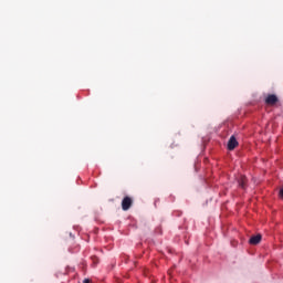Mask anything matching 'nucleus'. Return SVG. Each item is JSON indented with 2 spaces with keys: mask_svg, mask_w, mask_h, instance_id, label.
<instances>
[{
  "mask_svg": "<svg viewBox=\"0 0 283 283\" xmlns=\"http://www.w3.org/2000/svg\"><path fill=\"white\" fill-rule=\"evenodd\" d=\"M132 205H134V200H132V197H125L122 200V209H123V211H129V209L132 208Z\"/></svg>",
  "mask_w": 283,
  "mask_h": 283,
  "instance_id": "f257e3e1",
  "label": "nucleus"
},
{
  "mask_svg": "<svg viewBox=\"0 0 283 283\" xmlns=\"http://www.w3.org/2000/svg\"><path fill=\"white\" fill-rule=\"evenodd\" d=\"M264 101L265 105H270L271 107H273V105H275L280 99L277 98V95L269 94Z\"/></svg>",
  "mask_w": 283,
  "mask_h": 283,
  "instance_id": "f03ea898",
  "label": "nucleus"
},
{
  "mask_svg": "<svg viewBox=\"0 0 283 283\" xmlns=\"http://www.w3.org/2000/svg\"><path fill=\"white\" fill-rule=\"evenodd\" d=\"M237 146H238V139H235V136H231L228 142L229 151H233V149H235Z\"/></svg>",
  "mask_w": 283,
  "mask_h": 283,
  "instance_id": "7ed1b4c3",
  "label": "nucleus"
},
{
  "mask_svg": "<svg viewBox=\"0 0 283 283\" xmlns=\"http://www.w3.org/2000/svg\"><path fill=\"white\" fill-rule=\"evenodd\" d=\"M249 242L252 245L260 244V242H262V234H256V235L251 237Z\"/></svg>",
  "mask_w": 283,
  "mask_h": 283,
  "instance_id": "20e7f679",
  "label": "nucleus"
},
{
  "mask_svg": "<svg viewBox=\"0 0 283 283\" xmlns=\"http://www.w3.org/2000/svg\"><path fill=\"white\" fill-rule=\"evenodd\" d=\"M239 186L241 189H247V177L242 176L239 180Z\"/></svg>",
  "mask_w": 283,
  "mask_h": 283,
  "instance_id": "39448f33",
  "label": "nucleus"
},
{
  "mask_svg": "<svg viewBox=\"0 0 283 283\" xmlns=\"http://www.w3.org/2000/svg\"><path fill=\"white\" fill-rule=\"evenodd\" d=\"M279 196H280V198L283 199V188L280 190Z\"/></svg>",
  "mask_w": 283,
  "mask_h": 283,
  "instance_id": "423d86ee",
  "label": "nucleus"
},
{
  "mask_svg": "<svg viewBox=\"0 0 283 283\" xmlns=\"http://www.w3.org/2000/svg\"><path fill=\"white\" fill-rule=\"evenodd\" d=\"M83 283H90V279H84Z\"/></svg>",
  "mask_w": 283,
  "mask_h": 283,
  "instance_id": "0eeeda50",
  "label": "nucleus"
}]
</instances>
